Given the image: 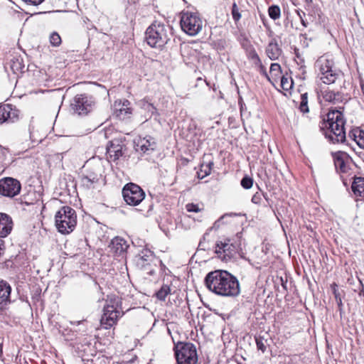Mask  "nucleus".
I'll list each match as a JSON object with an SVG mask.
<instances>
[{"mask_svg":"<svg viewBox=\"0 0 364 364\" xmlns=\"http://www.w3.org/2000/svg\"><path fill=\"white\" fill-rule=\"evenodd\" d=\"M300 103L299 109L301 112L305 114L309 112L308 106V94L305 92L301 95Z\"/></svg>","mask_w":364,"mask_h":364,"instance_id":"nucleus-28","label":"nucleus"},{"mask_svg":"<svg viewBox=\"0 0 364 364\" xmlns=\"http://www.w3.org/2000/svg\"><path fill=\"white\" fill-rule=\"evenodd\" d=\"M256 344L257 349L264 353L267 350V340L264 339L262 336H259L255 337Z\"/></svg>","mask_w":364,"mask_h":364,"instance_id":"nucleus-30","label":"nucleus"},{"mask_svg":"<svg viewBox=\"0 0 364 364\" xmlns=\"http://www.w3.org/2000/svg\"><path fill=\"white\" fill-rule=\"evenodd\" d=\"M215 252L223 261H228L237 252V246L230 242V239H225L217 242Z\"/></svg>","mask_w":364,"mask_h":364,"instance_id":"nucleus-11","label":"nucleus"},{"mask_svg":"<svg viewBox=\"0 0 364 364\" xmlns=\"http://www.w3.org/2000/svg\"><path fill=\"white\" fill-rule=\"evenodd\" d=\"M132 114V109L130 107H121L117 109V115L120 119H125L129 117Z\"/></svg>","mask_w":364,"mask_h":364,"instance_id":"nucleus-32","label":"nucleus"},{"mask_svg":"<svg viewBox=\"0 0 364 364\" xmlns=\"http://www.w3.org/2000/svg\"><path fill=\"white\" fill-rule=\"evenodd\" d=\"M213 166V162L210 161L207 164H202L200 167L199 171L197 172L198 177L199 178H204L205 176H208L212 169V166Z\"/></svg>","mask_w":364,"mask_h":364,"instance_id":"nucleus-25","label":"nucleus"},{"mask_svg":"<svg viewBox=\"0 0 364 364\" xmlns=\"http://www.w3.org/2000/svg\"><path fill=\"white\" fill-rule=\"evenodd\" d=\"M320 95L325 101L332 102L333 104L341 102L343 100V96L341 92H334L328 87L324 90H321Z\"/></svg>","mask_w":364,"mask_h":364,"instance_id":"nucleus-20","label":"nucleus"},{"mask_svg":"<svg viewBox=\"0 0 364 364\" xmlns=\"http://www.w3.org/2000/svg\"><path fill=\"white\" fill-rule=\"evenodd\" d=\"M253 185V180L252 178L249 176H245L241 180V186L245 188L249 189Z\"/></svg>","mask_w":364,"mask_h":364,"instance_id":"nucleus-39","label":"nucleus"},{"mask_svg":"<svg viewBox=\"0 0 364 364\" xmlns=\"http://www.w3.org/2000/svg\"><path fill=\"white\" fill-rule=\"evenodd\" d=\"M351 188L356 198L359 197L364 200V178H355Z\"/></svg>","mask_w":364,"mask_h":364,"instance_id":"nucleus-22","label":"nucleus"},{"mask_svg":"<svg viewBox=\"0 0 364 364\" xmlns=\"http://www.w3.org/2000/svg\"><path fill=\"white\" fill-rule=\"evenodd\" d=\"M50 43L53 46H58L61 43V38L58 33L53 32L50 36Z\"/></svg>","mask_w":364,"mask_h":364,"instance_id":"nucleus-36","label":"nucleus"},{"mask_svg":"<svg viewBox=\"0 0 364 364\" xmlns=\"http://www.w3.org/2000/svg\"><path fill=\"white\" fill-rule=\"evenodd\" d=\"M321 125V129H326L325 136L332 143H343L346 136L345 132V119L340 110L333 109L328 112Z\"/></svg>","mask_w":364,"mask_h":364,"instance_id":"nucleus-2","label":"nucleus"},{"mask_svg":"<svg viewBox=\"0 0 364 364\" xmlns=\"http://www.w3.org/2000/svg\"><path fill=\"white\" fill-rule=\"evenodd\" d=\"M156 147V143L155 139L150 136H147L144 138H140L138 139L136 144V151H141L144 154H149L154 150H155Z\"/></svg>","mask_w":364,"mask_h":364,"instance_id":"nucleus-15","label":"nucleus"},{"mask_svg":"<svg viewBox=\"0 0 364 364\" xmlns=\"http://www.w3.org/2000/svg\"><path fill=\"white\" fill-rule=\"evenodd\" d=\"M146 41L153 48H162L170 40V28L163 23L154 21L146 31Z\"/></svg>","mask_w":364,"mask_h":364,"instance_id":"nucleus-3","label":"nucleus"},{"mask_svg":"<svg viewBox=\"0 0 364 364\" xmlns=\"http://www.w3.org/2000/svg\"><path fill=\"white\" fill-rule=\"evenodd\" d=\"M24 63L21 55H14L10 61V68L14 73L23 72Z\"/></svg>","mask_w":364,"mask_h":364,"instance_id":"nucleus-23","label":"nucleus"},{"mask_svg":"<svg viewBox=\"0 0 364 364\" xmlns=\"http://www.w3.org/2000/svg\"><path fill=\"white\" fill-rule=\"evenodd\" d=\"M335 297H336V301L338 304V306H341L342 305V301H341V299L340 297L338 296V295L335 293Z\"/></svg>","mask_w":364,"mask_h":364,"instance_id":"nucleus-46","label":"nucleus"},{"mask_svg":"<svg viewBox=\"0 0 364 364\" xmlns=\"http://www.w3.org/2000/svg\"><path fill=\"white\" fill-rule=\"evenodd\" d=\"M333 61L323 55L318 58L315 68L318 71V77L326 85H331L336 82L340 76L341 72L333 68Z\"/></svg>","mask_w":364,"mask_h":364,"instance_id":"nucleus-5","label":"nucleus"},{"mask_svg":"<svg viewBox=\"0 0 364 364\" xmlns=\"http://www.w3.org/2000/svg\"><path fill=\"white\" fill-rule=\"evenodd\" d=\"M11 291V286L6 282L0 280V305H6L10 302Z\"/></svg>","mask_w":364,"mask_h":364,"instance_id":"nucleus-21","label":"nucleus"},{"mask_svg":"<svg viewBox=\"0 0 364 364\" xmlns=\"http://www.w3.org/2000/svg\"><path fill=\"white\" fill-rule=\"evenodd\" d=\"M144 108L147 109L149 112L151 113V114H156V109L155 107H154L151 104L147 103L144 105Z\"/></svg>","mask_w":364,"mask_h":364,"instance_id":"nucleus-42","label":"nucleus"},{"mask_svg":"<svg viewBox=\"0 0 364 364\" xmlns=\"http://www.w3.org/2000/svg\"><path fill=\"white\" fill-rule=\"evenodd\" d=\"M237 215V214L235 213H225L223 215H222L218 220H217L212 228L213 229H215V230H218L220 228L221 225L224 223L223 220L228 218H230V217H232V216H235Z\"/></svg>","mask_w":364,"mask_h":364,"instance_id":"nucleus-33","label":"nucleus"},{"mask_svg":"<svg viewBox=\"0 0 364 364\" xmlns=\"http://www.w3.org/2000/svg\"><path fill=\"white\" fill-rule=\"evenodd\" d=\"M265 51L267 57L272 60L279 59L282 53V50L275 38H272L269 41Z\"/></svg>","mask_w":364,"mask_h":364,"instance_id":"nucleus-18","label":"nucleus"},{"mask_svg":"<svg viewBox=\"0 0 364 364\" xmlns=\"http://www.w3.org/2000/svg\"><path fill=\"white\" fill-rule=\"evenodd\" d=\"M117 302L112 301L111 304H107L105 306L103 309V315L100 320L101 326L107 329L110 327L113 326L119 317L121 316L122 313L120 311L117 310Z\"/></svg>","mask_w":364,"mask_h":364,"instance_id":"nucleus-10","label":"nucleus"},{"mask_svg":"<svg viewBox=\"0 0 364 364\" xmlns=\"http://www.w3.org/2000/svg\"><path fill=\"white\" fill-rule=\"evenodd\" d=\"M349 137L353 139L358 146L361 149H364V131L355 128L349 132Z\"/></svg>","mask_w":364,"mask_h":364,"instance_id":"nucleus-24","label":"nucleus"},{"mask_svg":"<svg viewBox=\"0 0 364 364\" xmlns=\"http://www.w3.org/2000/svg\"><path fill=\"white\" fill-rule=\"evenodd\" d=\"M176 358L178 364H196L198 355L193 343H180L176 346Z\"/></svg>","mask_w":364,"mask_h":364,"instance_id":"nucleus-7","label":"nucleus"},{"mask_svg":"<svg viewBox=\"0 0 364 364\" xmlns=\"http://www.w3.org/2000/svg\"><path fill=\"white\" fill-rule=\"evenodd\" d=\"M95 106V101L93 98L87 95H76L71 104V110L78 115H87L90 112Z\"/></svg>","mask_w":364,"mask_h":364,"instance_id":"nucleus-8","label":"nucleus"},{"mask_svg":"<svg viewBox=\"0 0 364 364\" xmlns=\"http://www.w3.org/2000/svg\"><path fill=\"white\" fill-rule=\"evenodd\" d=\"M124 201L129 205H137L144 198L145 193L142 188L135 183H127L122 189Z\"/></svg>","mask_w":364,"mask_h":364,"instance_id":"nucleus-9","label":"nucleus"},{"mask_svg":"<svg viewBox=\"0 0 364 364\" xmlns=\"http://www.w3.org/2000/svg\"><path fill=\"white\" fill-rule=\"evenodd\" d=\"M298 16H299L300 19L303 18L302 14L305 16V13L301 11H296Z\"/></svg>","mask_w":364,"mask_h":364,"instance_id":"nucleus-48","label":"nucleus"},{"mask_svg":"<svg viewBox=\"0 0 364 364\" xmlns=\"http://www.w3.org/2000/svg\"><path fill=\"white\" fill-rule=\"evenodd\" d=\"M154 255L149 250H142L135 257L136 265L141 269H146V266L154 260Z\"/></svg>","mask_w":364,"mask_h":364,"instance_id":"nucleus-16","label":"nucleus"},{"mask_svg":"<svg viewBox=\"0 0 364 364\" xmlns=\"http://www.w3.org/2000/svg\"><path fill=\"white\" fill-rule=\"evenodd\" d=\"M247 57L254 65H260L261 60L255 49H251L247 53Z\"/></svg>","mask_w":364,"mask_h":364,"instance_id":"nucleus-34","label":"nucleus"},{"mask_svg":"<svg viewBox=\"0 0 364 364\" xmlns=\"http://www.w3.org/2000/svg\"><path fill=\"white\" fill-rule=\"evenodd\" d=\"M82 322V321H71L70 323L72 325H80Z\"/></svg>","mask_w":364,"mask_h":364,"instance_id":"nucleus-50","label":"nucleus"},{"mask_svg":"<svg viewBox=\"0 0 364 364\" xmlns=\"http://www.w3.org/2000/svg\"><path fill=\"white\" fill-rule=\"evenodd\" d=\"M12 228V219L8 215L0 213V237H6Z\"/></svg>","mask_w":364,"mask_h":364,"instance_id":"nucleus-17","label":"nucleus"},{"mask_svg":"<svg viewBox=\"0 0 364 364\" xmlns=\"http://www.w3.org/2000/svg\"><path fill=\"white\" fill-rule=\"evenodd\" d=\"M257 66L259 67V72L264 75L267 79L268 80H270V78L267 73V70H266V68L265 67L262 65V61L260 62V65H256Z\"/></svg>","mask_w":364,"mask_h":364,"instance_id":"nucleus-41","label":"nucleus"},{"mask_svg":"<svg viewBox=\"0 0 364 364\" xmlns=\"http://www.w3.org/2000/svg\"><path fill=\"white\" fill-rule=\"evenodd\" d=\"M281 73V66L278 63H272L270 66V74L277 77Z\"/></svg>","mask_w":364,"mask_h":364,"instance_id":"nucleus-38","label":"nucleus"},{"mask_svg":"<svg viewBox=\"0 0 364 364\" xmlns=\"http://www.w3.org/2000/svg\"><path fill=\"white\" fill-rule=\"evenodd\" d=\"M20 182L14 178L6 177L0 180V194L7 197H14L21 191Z\"/></svg>","mask_w":364,"mask_h":364,"instance_id":"nucleus-12","label":"nucleus"},{"mask_svg":"<svg viewBox=\"0 0 364 364\" xmlns=\"http://www.w3.org/2000/svg\"><path fill=\"white\" fill-rule=\"evenodd\" d=\"M107 153L111 157L117 159L122 155V146L119 144L115 146L112 143L110 146L107 147Z\"/></svg>","mask_w":364,"mask_h":364,"instance_id":"nucleus-26","label":"nucleus"},{"mask_svg":"<svg viewBox=\"0 0 364 364\" xmlns=\"http://www.w3.org/2000/svg\"><path fill=\"white\" fill-rule=\"evenodd\" d=\"M362 294H364V290H363V289H362V291L360 292V295H361Z\"/></svg>","mask_w":364,"mask_h":364,"instance_id":"nucleus-51","label":"nucleus"},{"mask_svg":"<svg viewBox=\"0 0 364 364\" xmlns=\"http://www.w3.org/2000/svg\"><path fill=\"white\" fill-rule=\"evenodd\" d=\"M186 209L188 212L198 213L200 212L203 208L200 207L198 204L188 203L186 205Z\"/></svg>","mask_w":364,"mask_h":364,"instance_id":"nucleus-40","label":"nucleus"},{"mask_svg":"<svg viewBox=\"0 0 364 364\" xmlns=\"http://www.w3.org/2000/svg\"><path fill=\"white\" fill-rule=\"evenodd\" d=\"M19 111L11 105H0V124L13 123L18 119Z\"/></svg>","mask_w":364,"mask_h":364,"instance_id":"nucleus-13","label":"nucleus"},{"mask_svg":"<svg viewBox=\"0 0 364 364\" xmlns=\"http://www.w3.org/2000/svg\"><path fill=\"white\" fill-rule=\"evenodd\" d=\"M23 1L28 4L38 6V5L41 4L44 0H23Z\"/></svg>","mask_w":364,"mask_h":364,"instance_id":"nucleus-44","label":"nucleus"},{"mask_svg":"<svg viewBox=\"0 0 364 364\" xmlns=\"http://www.w3.org/2000/svg\"><path fill=\"white\" fill-rule=\"evenodd\" d=\"M269 16L273 20H277L280 17V8L278 6L272 5L268 9Z\"/></svg>","mask_w":364,"mask_h":364,"instance_id":"nucleus-31","label":"nucleus"},{"mask_svg":"<svg viewBox=\"0 0 364 364\" xmlns=\"http://www.w3.org/2000/svg\"><path fill=\"white\" fill-rule=\"evenodd\" d=\"M262 198L261 195L259 193H256L253 195L252 198V202L255 204H259L261 203Z\"/></svg>","mask_w":364,"mask_h":364,"instance_id":"nucleus-43","label":"nucleus"},{"mask_svg":"<svg viewBox=\"0 0 364 364\" xmlns=\"http://www.w3.org/2000/svg\"><path fill=\"white\" fill-rule=\"evenodd\" d=\"M171 293L170 286L164 284L161 289L156 293L158 299L165 301L166 296Z\"/></svg>","mask_w":364,"mask_h":364,"instance_id":"nucleus-27","label":"nucleus"},{"mask_svg":"<svg viewBox=\"0 0 364 364\" xmlns=\"http://www.w3.org/2000/svg\"><path fill=\"white\" fill-rule=\"evenodd\" d=\"M205 284L210 291L219 296L235 297L240 293L237 279L225 270L209 272L205 276Z\"/></svg>","mask_w":364,"mask_h":364,"instance_id":"nucleus-1","label":"nucleus"},{"mask_svg":"<svg viewBox=\"0 0 364 364\" xmlns=\"http://www.w3.org/2000/svg\"><path fill=\"white\" fill-rule=\"evenodd\" d=\"M181 26L185 33L194 36L201 31L203 22L197 13L186 11L181 14Z\"/></svg>","mask_w":364,"mask_h":364,"instance_id":"nucleus-6","label":"nucleus"},{"mask_svg":"<svg viewBox=\"0 0 364 364\" xmlns=\"http://www.w3.org/2000/svg\"><path fill=\"white\" fill-rule=\"evenodd\" d=\"M334 164L335 166L337 169L340 170L341 172L345 173L348 170V167L343 160V159L339 156L337 155L334 158Z\"/></svg>","mask_w":364,"mask_h":364,"instance_id":"nucleus-29","label":"nucleus"},{"mask_svg":"<svg viewBox=\"0 0 364 364\" xmlns=\"http://www.w3.org/2000/svg\"><path fill=\"white\" fill-rule=\"evenodd\" d=\"M130 102L128 100H124L122 107H129Z\"/></svg>","mask_w":364,"mask_h":364,"instance_id":"nucleus-47","label":"nucleus"},{"mask_svg":"<svg viewBox=\"0 0 364 364\" xmlns=\"http://www.w3.org/2000/svg\"><path fill=\"white\" fill-rule=\"evenodd\" d=\"M101 170L102 167L100 164L87 170L86 173L81 176L82 185L90 188L94 183H97L101 176Z\"/></svg>","mask_w":364,"mask_h":364,"instance_id":"nucleus-14","label":"nucleus"},{"mask_svg":"<svg viewBox=\"0 0 364 364\" xmlns=\"http://www.w3.org/2000/svg\"><path fill=\"white\" fill-rule=\"evenodd\" d=\"M3 240L0 239V256L2 255L4 252V247H3Z\"/></svg>","mask_w":364,"mask_h":364,"instance_id":"nucleus-45","label":"nucleus"},{"mask_svg":"<svg viewBox=\"0 0 364 364\" xmlns=\"http://www.w3.org/2000/svg\"><path fill=\"white\" fill-rule=\"evenodd\" d=\"M231 13L232 18L235 21V22L237 23V21H239L240 19L241 18V14L240 13L239 8L237 7V5L235 2H234L232 6Z\"/></svg>","mask_w":364,"mask_h":364,"instance_id":"nucleus-35","label":"nucleus"},{"mask_svg":"<svg viewBox=\"0 0 364 364\" xmlns=\"http://www.w3.org/2000/svg\"><path fill=\"white\" fill-rule=\"evenodd\" d=\"M293 85L292 80H289L288 77L282 76L281 78V86L283 90H289Z\"/></svg>","mask_w":364,"mask_h":364,"instance_id":"nucleus-37","label":"nucleus"},{"mask_svg":"<svg viewBox=\"0 0 364 364\" xmlns=\"http://www.w3.org/2000/svg\"><path fill=\"white\" fill-rule=\"evenodd\" d=\"M301 23L304 27H307L308 23L303 18L301 19Z\"/></svg>","mask_w":364,"mask_h":364,"instance_id":"nucleus-49","label":"nucleus"},{"mask_svg":"<svg viewBox=\"0 0 364 364\" xmlns=\"http://www.w3.org/2000/svg\"><path fill=\"white\" fill-rule=\"evenodd\" d=\"M55 223L60 233L69 234L73 231L77 224L75 210L69 206L62 207L55 215Z\"/></svg>","mask_w":364,"mask_h":364,"instance_id":"nucleus-4","label":"nucleus"},{"mask_svg":"<svg viewBox=\"0 0 364 364\" xmlns=\"http://www.w3.org/2000/svg\"><path fill=\"white\" fill-rule=\"evenodd\" d=\"M109 247L114 254L121 255L127 251L129 245L124 239L115 237L112 240Z\"/></svg>","mask_w":364,"mask_h":364,"instance_id":"nucleus-19","label":"nucleus"}]
</instances>
